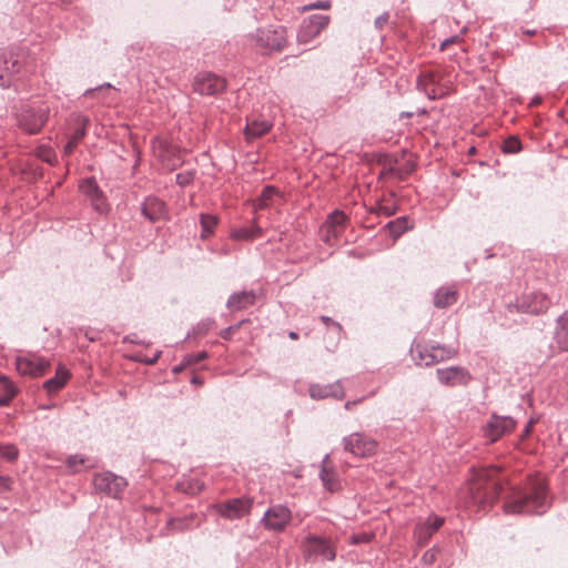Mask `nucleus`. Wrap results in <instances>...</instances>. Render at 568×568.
Listing matches in <instances>:
<instances>
[{"label": "nucleus", "mask_w": 568, "mask_h": 568, "mask_svg": "<svg viewBox=\"0 0 568 568\" xmlns=\"http://www.w3.org/2000/svg\"><path fill=\"white\" fill-rule=\"evenodd\" d=\"M548 507L546 487L541 483H536L525 490H516L505 503L506 514H544Z\"/></svg>", "instance_id": "1"}, {"label": "nucleus", "mask_w": 568, "mask_h": 568, "mask_svg": "<svg viewBox=\"0 0 568 568\" xmlns=\"http://www.w3.org/2000/svg\"><path fill=\"white\" fill-rule=\"evenodd\" d=\"M50 115L49 101L41 99L21 102L14 113L18 128L27 134L40 133Z\"/></svg>", "instance_id": "2"}, {"label": "nucleus", "mask_w": 568, "mask_h": 568, "mask_svg": "<svg viewBox=\"0 0 568 568\" xmlns=\"http://www.w3.org/2000/svg\"><path fill=\"white\" fill-rule=\"evenodd\" d=\"M246 43L263 54L281 51L286 44V29L282 26L258 28L246 37Z\"/></svg>", "instance_id": "3"}, {"label": "nucleus", "mask_w": 568, "mask_h": 568, "mask_svg": "<svg viewBox=\"0 0 568 568\" xmlns=\"http://www.w3.org/2000/svg\"><path fill=\"white\" fill-rule=\"evenodd\" d=\"M347 216L341 210H335L327 215L325 222L320 229V236L323 242L331 247H339L345 244L342 240L346 229Z\"/></svg>", "instance_id": "4"}, {"label": "nucleus", "mask_w": 568, "mask_h": 568, "mask_svg": "<svg viewBox=\"0 0 568 568\" xmlns=\"http://www.w3.org/2000/svg\"><path fill=\"white\" fill-rule=\"evenodd\" d=\"M24 63L23 50L0 49V87H10L14 75L22 70Z\"/></svg>", "instance_id": "5"}, {"label": "nucleus", "mask_w": 568, "mask_h": 568, "mask_svg": "<svg viewBox=\"0 0 568 568\" xmlns=\"http://www.w3.org/2000/svg\"><path fill=\"white\" fill-rule=\"evenodd\" d=\"M92 484L94 489L112 498H121L128 481L124 477L112 471L97 473L93 476Z\"/></svg>", "instance_id": "6"}, {"label": "nucleus", "mask_w": 568, "mask_h": 568, "mask_svg": "<svg viewBox=\"0 0 568 568\" xmlns=\"http://www.w3.org/2000/svg\"><path fill=\"white\" fill-rule=\"evenodd\" d=\"M345 452L356 457H369L377 450V442L363 433H353L342 439Z\"/></svg>", "instance_id": "7"}, {"label": "nucleus", "mask_w": 568, "mask_h": 568, "mask_svg": "<svg viewBox=\"0 0 568 568\" xmlns=\"http://www.w3.org/2000/svg\"><path fill=\"white\" fill-rule=\"evenodd\" d=\"M253 506V499L250 497H237L217 503L213 506L215 511L229 520L241 519L250 514Z\"/></svg>", "instance_id": "8"}, {"label": "nucleus", "mask_w": 568, "mask_h": 568, "mask_svg": "<svg viewBox=\"0 0 568 568\" xmlns=\"http://www.w3.org/2000/svg\"><path fill=\"white\" fill-rule=\"evenodd\" d=\"M50 367V362L36 353H27L16 357V368L20 375L39 377Z\"/></svg>", "instance_id": "9"}, {"label": "nucleus", "mask_w": 568, "mask_h": 568, "mask_svg": "<svg viewBox=\"0 0 568 568\" xmlns=\"http://www.w3.org/2000/svg\"><path fill=\"white\" fill-rule=\"evenodd\" d=\"M304 554L306 559L312 561L320 558L332 561L336 557L335 549L325 538L312 535L304 540Z\"/></svg>", "instance_id": "10"}, {"label": "nucleus", "mask_w": 568, "mask_h": 568, "mask_svg": "<svg viewBox=\"0 0 568 568\" xmlns=\"http://www.w3.org/2000/svg\"><path fill=\"white\" fill-rule=\"evenodd\" d=\"M550 304L551 302L547 294L539 291L524 293L516 301V307L519 312L534 315L545 313Z\"/></svg>", "instance_id": "11"}, {"label": "nucleus", "mask_w": 568, "mask_h": 568, "mask_svg": "<svg viewBox=\"0 0 568 568\" xmlns=\"http://www.w3.org/2000/svg\"><path fill=\"white\" fill-rule=\"evenodd\" d=\"M329 20V16L320 13L305 18L297 32L298 42H311L328 26Z\"/></svg>", "instance_id": "12"}, {"label": "nucleus", "mask_w": 568, "mask_h": 568, "mask_svg": "<svg viewBox=\"0 0 568 568\" xmlns=\"http://www.w3.org/2000/svg\"><path fill=\"white\" fill-rule=\"evenodd\" d=\"M291 519L292 513L286 506L274 505L265 511L261 523L267 530L282 531Z\"/></svg>", "instance_id": "13"}, {"label": "nucleus", "mask_w": 568, "mask_h": 568, "mask_svg": "<svg viewBox=\"0 0 568 568\" xmlns=\"http://www.w3.org/2000/svg\"><path fill=\"white\" fill-rule=\"evenodd\" d=\"M225 79L213 73H200L195 77L193 89L201 95H216L224 91Z\"/></svg>", "instance_id": "14"}, {"label": "nucleus", "mask_w": 568, "mask_h": 568, "mask_svg": "<svg viewBox=\"0 0 568 568\" xmlns=\"http://www.w3.org/2000/svg\"><path fill=\"white\" fill-rule=\"evenodd\" d=\"M436 375L440 384L450 387L467 385L471 379L470 373L460 366L438 368Z\"/></svg>", "instance_id": "15"}, {"label": "nucleus", "mask_w": 568, "mask_h": 568, "mask_svg": "<svg viewBox=\"0 0 568 568\" xmlns=\"http://www.w3.org/2000/svg\"><path fill=\"white\" fill-rule=\"evenodd\" d=\"M515 425L511 417L493 415L485 428V437L493 443L505 433L511 432Z\"/></svg>", "instance_id": "16"}, {"label": "nucleus", "mask_w": 568, "mask_h": 568, "mask_svg": "<svg viewBox=\"0 0 568 568\" xmlns=\"http://www.w3.org/2000/svg\"><path fill=\"white\" fill-rule=\"evenodd\" d=\"M80 191L91 201L93 209L100 213L105 212L106 204L100 187L93 178L84 179L80 185Z\"/></svg>", "instance_id": "17"}, {"label": "nucleus", "mask_w": 568, "mask_h": 568, "mask_svg": "<svg viewBox=\"0 0 568 568\" xmlns=\"http://www.w3.org/2000/svg\"><path fill=\"white\" fill-rule=\"evenodd\" d=\"M282 193L273 185H266L260 196L254 201V207L258 210L275 207L282 203Z\"/></svg>", "instance_id": "18"}, {"label": "nucleus", "mask_w": 568, "mask_h": 568, "mask_svg": "<svg viewBox=\"0 0 568 568\" xmlns=\"http://www.w3.org/2000/svg\"><path fill=\"white\" fill-rule=\"evenodd\" d=\"M310 396L314 399H324L327 397L342 398L344 389L338 382L327 385L312 384L308 388Z\"/></svg>", "instance_id": "19"}, {"label": "nucleus", "mask_w": 568, "mask_h": 568, "mask_svg": "<svg viewBox=\"0 0 568 568\" xmlns=\"http://www.w3.org/2000/svg\"><path fill=\"white\" fill-rule=\"evenodd\" d=\"M458 300V291L454 285L440 286L433 294V304L437 308H446Z\"/></svg>", "instance_id": "20"}, {"label": "nucleus", "mask_w": 568, "mask_h": 568, "mask_svg": "<svg viewBox=\"0 0 568 568\" xmlns=\"http://www.w3.org/2000/svg\"><path fill=\"white\" fill-rule=\"evenodd\" d=\"M142 214L151 222L160 221L165 215V204L158 197L149 196L142 203Z\"/></svg>", "instance_id": "21"}, {"label": "nucleus", "mask_w": 568, "mask_h": 568, "mask_svg": "<svg viewBox=\"0 0 568 568\" xmlns=\"http://www.w3.org/2000/svg\"><path fill=\"white\" fill-rule=\"evenodd\" d=\"M256 294L254 291H241L233 293L226 303L227 308L232 312L245 310L255 303Z\"/></svg>", "instance_id": "22"}, {"label": "nucleus", "mask_w": 568, "mask_h": 568, "mask_svg": "<svg viewBox=\"0 0 568 568\" xmlns=\"http://www.w3.org/2000/svg\"><path fill=\"white\" fill-rule=\"evenodd\" d=\"M413 361L419 366L435 365L432 345L414 344L410 348Z\"/></svg>", "instance_id": "23"}, {"label": "nucleus", "mask_w": 568, "mask_h": 568, "mask_svg": "<svg viewBox=\"0 0 568 568\" xmlns=\"http://www.w3.org/2000/svg\"><path fill=\"white\" fill-rule=\"evenodd\" d=\"M554 338L560 349L568 351V310L557 318Z\"/></svg>", "instance_id": "24"}, {"label": "nucleus", "mask_w": 568, "mask_h": 568, "mask_svg": "<svg viewBox=\"0 0 568 568\" xmlns=\"http://www.w3.org/2000/svg\"><path fill=\"white\" fill-rule=\"evenodd\" d=\"M328 455H325V457L322 460V467L320 470V478L323 483V486L334 493L339 489L341 484L338 479V475L335 473V470L329 469L325 466L326 462L328 460Z\"/></svg>", "instance_id": "25"}, {"label": "nucleus", "mask_w": 568, "mask_h": 568, "mask_svg": "<svg viewBox=\"0 0 568 568\" xmlns=\"http://www.w3.org/2000/svg\"><path fill=\"white\" fill-rule=\"evenodd\" d=\"M479 489V486L476 485L470 488L473 495V501L478 504L481 509H486L490 506L498 495V486L496 484H491L489 491L485 494H480L479 491L475 493L474 489Z\"/></svg>", "instance_id": "26"}, {"label": "nucleus", "mask_w": 568, "mask_h": 568, "mask_svg": "<svg viewBox=\"0 0 568 568\" xmlns=\"http://www.w3.org/2000/svg\"><path fill=\"white\" fill-rule=\"evenodd\" d=\"M68 378H69V372L64 367L59 366L55 372V376L45 381L43 384V388L48 393H55V392L60 390L65 385Z\"/></svg>", "instance_id": "27"}, {"label": "nucleus", "mask_w": 568, "mask_h": 568, "mask_svg": "<svg viewBox=\"0 0 568 568\" xmlns=\"http://www.w3.org/2000/svg\"><path fill=\"white\" fill-rule=\"evenodd\" d=\"M397 209V202L394 199V194L390 193L389 195L384 196L382 200L377 201L376 204L372 207V212H375L378 215L390 216L396 213Z\"/></svg>", "instance_id": "28"}, {"label": "nucleus", "mask_w": 568, "mask_h": 568, "mask_svg": "<svg viewBox=\"0 0 568 568\" xmlns=\"http://www.w3.org/2000/svg\"><path fill=\"white\" fill-rule=\"evenodd\" d=\"M18 388L4 375L0 374V406H7L16 396Z\"/></svg>", "instance_id": "29"}, {"label": "nucleus", "mask_w": 568, "mask_h": 568, "mask_svg": "<svg viewBox=\"0 0 568 568\" xmlns=\"http://www.w3.org/2000/svg\"><path fill=\"white\" fill-rule=\"evenodd\" d=\"M262 233V229L255 223L239 229H234L231 232L232 239L236 241H250L258 237Z\"/></svg>", "instance_id": "30"}, {"label": "nucleus", "mask_w": 568, "mask_h": 568, "mask_svg": "<svg viewBox=\"0 0 568 568\" xmlns=\"http://www.w3.org/2000/svg\"><path fill=\"white\" fill-rule=\"evenodd\" d=\"M271 129V124L266 120H254L246 124L245 126V135L247 139H255L264 133H266Z\"/></svg>", "instance_id": "31"}, {"label": "nucleus", "mask_w": 568, "mask_h": 568, "mask_svg": "<svg viewBox=\"0 0 568 568\" xmlns=\"http://www.w3.org/2000/svg\"><path fill=\"white\" fill-rule=\"evenodd\" d=\"M200 224H201V227H202V231H201V234L200 236L202 239H206L209 237L210 235L213 234L216 225H217V217L215 215H212V214H204L202 213L200 215Z\"/></svg>", "instance_id": "32"}, {"label": "nucleus", "mask_w": 568, "mask_h": 568, "mask_svg": "<svg viewBox=\"0 0 568 568\" xmlns=\"http://www.w3.org/2000/svg\"><path fill=\"white\" fill-rule=\"evenodd\" d=\"M435 79L432 73H423L417 78V89L424 92L429 100H435L437 94L434 89H428V83H434Z\"/></svg>", "instance_id": "33"}, {"label": "nucleus", "mask_w": 568, "mask_h": 568, "mask_svg": "<svg viewBox=\"0 0 568 568\" xmlns=\"http://www.w3.org/2000/svg\"><path fill=\"white\" fill-rule=\"evenodd\" d=\"M387 227L392 236L398 237L409 227V222L406 217H398L394 221H389Z\"/></svg>", "instance_id": "34"}, {"label": "nucleus", "mask_w": 568, "mask_h": 568, "mask_svg": "<svg viewBox=\"0 0 568 568\" xmlns=\"http://www.w3.org/2000/svg\"><path fill=\"white\" fill-rule=\"evenodd\" d=\"M432 351L435 359V364L449 359L454 356V351L449 347L442 346L439 344L432 345Z\"/></svg>", "instance_id": "35"}, {"label": "nucleus", "mask_w": 568, "mask_h": 568, "mask_svg": "<svg viewBox=\"0 0 568 568\" xmlns=\"http://www.w3.org/2000/svg\"><path fill=\"white\" fill-rule=\"evenodd\" d=\"M19 456V449L13 444L0 443V457L8 460L14 462Z\"/></svg>", "instance_id": "36"}, {"label": "nucleus", "mask_w": 568, "mask_h": 568, "mask_svg": "<svg viewBox=\"0 0 568 568\" xmlns=\"http://www.w3.org/2000/svg\"><path fill=\"white\" fill-rule=\"evenodd\" d=\"M37 156L49 164H53L57 161V154L51 146L42 145L38 148Z\"/></svg>", "instance_id": "37"}, {"label": "nucleus", "mask_w": 568, "mask_h": 568, "mask_svg": "<svg viewBox=\"0 0 568 568\" xmlns=\"http://www.w3.org/2000/svg\"><path fill=\"white\" fill-rule=\"evenodd\" d=\"M521 149V143L516 136H509L503 143V152L507 154H515Z\"/></svg>", "instance_id": "38"}, {"label": "nucleus", "mask_w": 568, "mask_h": 568, "mask_svg": "<svg viewBox=\"0 0 568 568\" xmlns=\"http://www.w3.org/2000/svg\"><path fill=\"white\" fill-rule=\"evenodd\" d=\"M85 458L82 455H71L67 459V467L70 469L71 473H78L79 466L84 465Z\"/></svg>", "instance_id": "39"}, {"label": "nucleus", "mask_w": 568, "mask_h": 568, "mask_svg": "<svg viewBox=\"0 0 568 568\" xmlns=\"http://www.w3.org/2000/svg\"><path fill=\"white\" fill-rule=\"evenodd\" d=\"M88 124H89V119L81 118V126H79L78 129L74 130V132L70 136V140L74 141L75 143H79L85 135Z\"/></svg>", "instance_id": "40"}, {"label": "nucleus", "mask_w": 568, "mask_h": 568, "mask_svg": "<svg viewBox=\"0 0 568 568\" xmlns=\"http://www.w3.org/2000/svg\"><path fill=\"white\" fill-rule=\"evenodd\" d=\"M443 524L444 519L442 517L430 515L424 523V526L427 527L434 534L436 530L440 528Z\"/></svg>", "instance_id": "41"}, {"label": "nucleus", "mask_w": 568, "mask_h": 568, "mask_svg": "<svg viewBox=\"0 0 568 568\" xmlns=\"http://www.w3.org/2000/svg\"><path fill=\"white\" fill-rule=\"evenodd\" d=\"M432 535L433 532L427 527H425L424 524H420L415 528V536L418 539V542L427 541Z\"/></svg>", "instance_id": "42"}, {"label": "nucleus", "mask_w": 568, "mask_h": 568, "mask_svg": "<svg viewBox=\"0 0 568 568\" xmlns=\"http://www.w3.org/2000/svg\"><path fill=\"white\" fill-rule=\"evenodd\" d=\"M176 183L181 186L189 185L194 180V172L193 171H184L180 172L175 176Z\"/></svg>", "instance_id": "43"}, {"label": "nucleus", "mask_w": 568, "mask_h": 568, "mask_svg": "<svg viewBox=\"0 0 568 568\" xmlns=\"http://www.w3.org/2000/svg\"><path fill=\"white\" fill-rule=\"evenodd\" d=\"M206 357H207V353L205 351L197 352V353L187 355L185 358V363L186 364L199 363V362L205 359Z\"/></svg>", "instance_id": "44"}, {"label": "nucleus", "mask_w": 568, "mask_h": 568, "mask_svg": "<svg viewBox=\"0 0 568 568\" xmlns=\"http://www.w3.org/2000/svg\"><path fill=\"white\" fill-rule=\"evenodd\" d=\"M307 9H318V10H327L331 8V1L329 0H325V1H316V2H312L310 3L308 6H306Z\"/></svg>", "instance_id": "45"}, {"label": "nucleus", "mask_w": 568, "mask_h": 568, "mask_svg": "<svg viewBox=\"0 0 568 568\" xmlns=\"http://www.w3.org/2000/svg\"><path fill=\"white\" fill-rule=\"evenodd\" d=\"M242 324V322H240L239 324L236 325H231L224 329H222L220 332V336L223 338V339H230L232 334L240 327V325Z\"/></svg>", "instance_id": "46"}, {"label": "nucleus", "mask_w": 568, "mask_h": 568, "mask_svg": "<svg viewBox=\"0 0 568 568\" xmlns=\"http://www.w3.org/2000/svg\"><path fill=\"white\" fill-rule=\"evenodd\" d=\"M388 20H389L388 12H383L381 16H378L375 19V21H374L375 28L378 30L383 29V27L388 22Z\"/></svg>", "instance_id": "47"}, {"label": "nucleus", "mask_w": 568, "mask_h": 568, "mask_svg": "<svg viewBox=\"0 0 568 568\" xmlns=\"http://www.w3.org/2000/svg\"><path fill=\"white\" fill-rule=\"evenodd\" d=\"M113 87L110 84V83H103L97 88H90V89H87L83 93L84 97H91L94 92H98V91H103V90H110L112 89Z\"/></svg>", "instance_id": "48"}, {"label": "nucleus", "mask_w": 568, "mask_h": 568, "mask_svg": "<svg viewBox=\"0 0 568 568\" xmlns=\"http://www.w3.org/2000/svg\"><path fill=\"white\" fill-rule=\"evenodd\" d=\"M321 321L326 325H332L336 333H339L342 331V325L335 321H333L331 317L322 315Z\"/></svg>", "instance_id": "49"}, {"label": "nucleus", "mask_w": 568, "mask_h": 568, "mask_svg": "<svg viewBox=\"0 0 568 568\" xmlns=\"http://www.w3.org/2000/svg\"><path fill=\"white\" fill-rule=\"evenodd\" d=\"M422 560H423V562H425L427 565L433 564L436 560V551L434 549L427 550L423 555Z\"/></svg>", "instance_id": "50"}, {"label": "nucleus", "mask_w": 568, "mask_h": 568, "mask_svg": "<svg viewBox=\"0 0 568 568\" xmlns=\"http://www.w3.org/2000/svg\"><path fill=\"white\" fill-rule=\"evenodd\" d=\"M369 540H371V537L367 534H358V535L352 536L353 544L368 542Z\"/></svg>", "instance_id": "51"}, {"label": "nucleus", "mask_w": 568, "mask_h": 568, "mask_svg": "<svg viewBox=\"0 0 568 568\" xmlns=\"http://www.w3.org/2000/svg\"><path fill=\"white\" fill-rule=\"evenodd\" d=\"M161 354H162V353H161V351H158V352L154 354V356H153V357H151V358H149V357H144V358L139 357L138 359H139L140 362H142V363L148 364V365H153V364H155V363L158 362V359L160 358Z\"/></svg>", "instance_id": "52"}, {"label": "nucleus", "mask_w": 568, "mask_h": 568, "mask_svg": "<svg viewBox=\"0 0 568 568\" xmlns=\"http://www.w3.org/2000/svg\"><path fill=\"white\" fill-rule=\"evenodd\" d=\"M77 144L78 143L69 139L68 143L63 148V154L67 156L70 155L73 152Z\"/></svg>", "instance_id": "53"}, {"label": "nucleus", "mask_w": 568, "mask_h": 568, "mask_svg": "<svg viewBox=\"0 0 568 568\" xmlns=\"http://www.w3.org/2000/svg\"><path fill=\"white\" fill-rule=\"evenodd\" d=\"M10 488V478L6 476H0V491L7 490Z\"/></svg>", "instance_id": "54"}, {"label": "nucleus", "mask_w": 568, "mask_h": 568, "mask_svg": "<svg viewBox=\"0 0 568 568\" xmlns=\"http://www.w3.org/2000/svg\"><path fill=\"white\" fill-rule=\"evenodd\" d=\"M458 39H459L458 36H453V37L446 38L442 42L440 49L444 50L447 45L455 43Z\"/></svg>", "instance_id": "55"}, {"label": "nucleus", "mask_w": 568, "mask_h": 568, "mask_svg": "<svg viewBox=\"0 0 568 568\" xmlns=\"http://www.w3.org/2000/svg\"><path fill=\"white\" fill-rule=\"evenodd\" d=\"M532 424H534V420H532V419H530V420L527 423V425H526V427H525V429H524L523 437H526V436H528V435H529Z\"/></svg>", "instance_id": "56"}, {"label": "nucleus", "mask_w": 568, "mask_h": 568, "mask_svg": "<svg viewBox=\"0 0 568 568\" xmlns=\"http://www.w3.org/2000/svg\"><path fill=\"white\" fill-rule=\"evenodd\" d=\"M521 32L525 36H530L531 37V36H535L537 33V30H535V29H523Z\"/></svg>", "instance_id": "57"}, {"label": "nucleus", "mask_w": 568, "mask_h": 568, "mask_svg": "<svg viewBox=\"0 0 568 568\" xmlns=\"http://www.w3.org/2000/svg\"><path fill=\"white\" fill-rule=\"evenodd\" d=\"M173 528L182 529V521L181 520H172L171 521Z\"/></svg>", "instance_id": "58"}, {"label": "nucleus", "mask_w": 568, "mask_h": 568, "mask_svg": "<svg viewBox=\"0 0 568 568\" xmlns=\"http://www.w3.org/2000/svg\"><path fill=\"white\" fill-rule=\"evenodd\" d=\"M290 338L292 339H296L298 337L297 333L296 332H290L288 334Z\"/></svg>", "instance_id": "59"}, {"label": "nucleus", "mask_w": 568, "mask_h": 568, "mask_svg": "<svg viewBox=\"0 0 568 568\" xmlns=\"http://www.w3.org/2000/svg\"><path fill=\"white\" fill-rule=\"evenodd\" d=\"M355 404H356V402H346V403H345V408H346V409H349V408H351L353 405H355Z\"/></svg>", "instance_id": "60"}]
</instances>
